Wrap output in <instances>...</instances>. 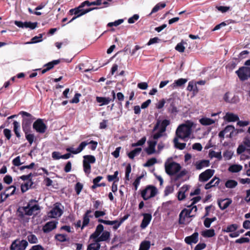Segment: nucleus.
Wrapping results in <instances>:
<instances>
[{
    "label": "nucleus",
    "mask_w": 250,
    "mask_h": 250,
    "mask_svg": "<svg viewBox=\"0 0 250 250\" xmlns=\"http://www.w3.org/2000/svg\"><path fill=\"white\" fill-rule=\"evenodd\" d=\"M104 227L102 224L96 227L95 231L90 235V238L95 240L96 242L106 241L110 238V233L108 231H104Z\"/></svg>",
    "instance_id": "nucleus-1"
},
{
    "label": "nucleus",
    "mask_w": 250,
    "mask_h": 250,
    "mask_svg": "<svg viewBox=\"0 0 250 250\" xmlns=\"http://www.w3.org/2000/svg\"><path fill=\"white\" fill-rule=\"evenodd\" d=\"M37 202L35 200H31L28 203L27 206L19 208L17 212H19V216L22 218L24 215L31 216L37 211L40 210L41 208L39 205H33V203Z\"/></svg>",
    "instance_id": "nucleus-2"
},
{
    "label": "nucleus",
    "mask_w": 250,
    "mask_h": 250,
    "mask_svg": "<svg viewBox=\"0 0 250 250\" xmlns=\"http://www.w3.org/2000/svg\"><path fill=\"white\" fill-rule=\"evenodd\" d=\"M193 123L190 121H187L185 124L180 125L176 129V136L182 140L189 137L192 132Z\"/></svg>",
    "instance_id": "nucleus-3"
},
{
    "label": "nucleus",
    "mask_w": 250,
    "mask_h": 250,
    "mask_svg": "<svg viewBox=\"0 0 250 250\" xmlns=\"http://www.w3.org/2000/svg\"><path fill=\"white\" fill-rule=\"evenodd\" d=\"M89 144L91 145L89 147V148L94 151L96 149L97 147L98 142L93 140L90 141L88 143L86 141H83L80 144L76 150H74L72 147H67L66 148V150L73 154H77L80 153L87 145Z\"/></svg>",
    "instance_id": "nucleus-4"
},
{
    "label": "nucleus",
    "mask_w": 250,
    "mask_h": 250,
    "mask_svg": "<svg viewBox=\"0 0 250 250\" xmlns=\"http://www.w3.org/2000/svg\"><path fill=\"white\" fill-rule=\"evenodd\" d=\"M165 167L166 173L170 176L177 173L181 168L179 164L173 161L169 162V159L165 162Z\"/></svg>",
    "instance_id": "nucleus-5"
},
{
    "label": "nucleus",
    "mask_w": 250,
    "mask_h": 250,
    "mask_svg": "<svg viewBox=\"0 0 250 250\" xmlns=\"http://www.w3.org/2000/svg\"><path fill=\"white\" fill-rule=\"evenodd\" d=\"M158 190L157 188L152 185H148L146 188L142 190L141 196L144 200H147L151 198H152L157 194Z\"/></svg>",
    "instance_id": "nucleus-6"
},
{
    "label": "nucleus",
    "mask_w": 250,
    "mask_h": 250,
    "mask_svg": "<svg viewBox=\"0 0 250 250\" xmlns=\"http://www.w3.org/2000/svg\"><path fill=\"white\" fill-rule=\"evenodd\" d=\"M84 6V5H83V2L78 7L74 8V14L75 15V16L72 18V19L68 22V23L72 22L77 18L88 13L89 12L94 9H98L97 7L89 8L86 9H83V8Z\"/></svg>",
    "instance_id": "nucleus-7"
},
{
    "label": "nucleus",
    "mask_w": 250,
    "mask_h": 250,
    "mask_svg": "<svg viewBox=\"0 0 250 250\" xmlns=\"http://www.w3.org/2000/svg\"><path fill=\"white\" fill-rule=\"evenodd\" d=\"M241 81H245L250 78V67L241 66L235 72Z\"/></svg>",
    "instance_id": "nucleus-8"
},
{
    "label": "nucleus",
    "mask_w": 250,
    "mask_h": 250,
    "mask_svg": "<svg viewBox=\"0 0 250 250\" xmlns=\"http://www.w3.org/2000/svg\"><path fill=\"white\" fill-rule=\"evenodd\" d=\"M194 209V211L196 212L197 210V208L196 206L192 207L191 208L183 209L179 214V224H185L186 222V218H190V213L192 210Z\"/></svg>",
    "instance_id": "nucleus-9"
},
{
    "label": "nucleus",
    "mask_w": 250,
    "mask_h": 250,
    "mask_svg": "<svg viewBox=\"0 0 250 250\" xmlns=\"http://www.w3.org/2000/svg\"><path fill=\"white\" fill-rule=\"evenodd\" d=\"M23 117L24 116L28 117L29 118H23L22 120V128L24 132H28L30 129V125L32 122L31 117L32 115L25 112V111H21L19 113Z\"/></svg>",
    "instance_id": "nucleus-10"
},
{
    "label": "nucleus",
    "mask_w": 250,
    "mask_h": 250,
    "mask_svg": "<svg viewBox=\"0 0 250 250\" xmlns=\"http://www.w3.org/2000/svg\"><path fill=\"white\" fill-rule=\"evenodd\" d=\"M60 203H56L54 208L48 212V215L50 218L60 217L63 213L62 209L60 208Z\"/></svg>",
    "instance_id": "nucleus-11"
},
{
    "label": "nucleus",
    "mask_w": 250,
    "mask_h": 250,
    "mask_svg": "<svg viewBox=\"0 0 250 250\" xmlns=\"http://www.w3.org/2000/svg\"><path fill=\"white\" fill-rule=\"evenodd\" d=\"M33 128L36 132L42 134L46 131L47 126L42 119H38L33 123Z\"/></svg>",
    "instance_id": "nucleus-12"
},
{
    "label": "nucleus",
    "mask_w": 250,
    "mask_h": 250,
    "mask_svg": "<svg viewBox=\"0 0 250 250\" xmlns=\"http://www.w3.org/2000/svg\"><path fill=\"white\" fill-rule=\"evenodd\" d=\"M111 95L112 96V98L109 97H96V102L98 103H100V106H103L104 105H107L110 102H113L116 98V93L114 90L111 91Z\"/></svg>",
    "instance_id": "nucleus-13"
},
{
    "label": "nucleus",
    "mask_w": 250,
    "mask_h": 250,
    "mask_svg": "<svg viewBox=\"0 0 250 250\" xmlns=\"http://www.w3.org/2000/svg\"><path fill=\"white\" fill-rule=\"evenodd\" d=\"M214 172V169H206L199 175V180L202 182H207L213 175Z\"/></svg>",
    "instance_id": "nucleus-14"
},
{
    "label": "nucleus",
    "mask_w": 250,
    "mask_h": 250,
    "mask_svg": "<svg viewBox=\"0 0 250 250\" xmlns=\"http://www.w3.org/2000/svg\"><path fill=\"white\" fill-rule=\"evenodd\" d=\"M230 95L231 93L229 92H227L225 94L223 99L226 103L232 104H237L239 102V98L238 96L233 95L232 97L230 98Z\"/></svg>",
    "instance_id": "nucleus-15"
},
{
    "label": "nucleus",
    "mask_w": 250,
    "mask_h": 250,
    "mask_svg": "<svg viewBox=\"0 0 250 250\" xmlns=\"http://www.w3.org/2000/svg\"><path fill=\"white\" fill-rule=\"evenodd\" d=\"M167 103L169 104L168 107V111L171 113H176L178 112L177 108V103H176V100L173 98H169L167 100Z\"/></svg>",
    "instance_id": "nucleus-16"
},
{
    "label": "nucleus",
    "mask_w": 250,
    "mask_h": 250,
    "mask_svg": "<svg viewBox=\"0 0 250 250\" xmlns=\"http://www.w3.org/2000/svg\"><path fill=\"white\" fill-rule=\"evenodd\" d=\"M37 24L38 23L37 22H31L30 21H25L24 22H22L21 21H17V26L21 28L25 27L34 29L37 26Z\"/></svg>",
    "instance_id": "nucleus-17"
},
{
    "label": "nucleus",
    "mask_w": 250,
    "mask_h": 250,
    "mask_svg": "<svg viewBox=\"0 0 250 250\" xmlns=\"http://www.w3.org/2000/svg\"><path fill=\"white\" fill-rule=\"evenodd\" d=\"M56 221H50L46 223L43 227L42 230L44 233H48L57 227Z\"/></svg>",
    "instance_id": "nucleus-18"
},
{
    "label": "nucleus",
    "mask_w": 250,
    "mask_h": 250,
    "mask_svg": "<svg viewBox=\"0 0 250 250\" xmlns=\"http://www.w3.org/2000/svg\"><path fill=\"white\" fill-rule=\"evenodd\" d=\"M156 141H148V146L145 149V151L148 155H151L156 152L155 146L157 144Z\"/></svg>",
    "instance_id": "nucleus-19"
},
{
    "label": "nucleus",
    "mask_w": 250,
    "mask_h": 250,
    "mask_svg": "<svg viewBox=\"0 0 250 250\" xmlns=\"http://www.w3.org/2000/svg\"><path fill=\"white\" fill-rule=\"evenodd\" d=\"M198 233L195 232L191 235L186 237L185 238V241L189 245H191L192 243L196 244L198 241Z\"/></svg>",
    "instance_id": "nucleus-20"
},
{
    "label": "nucleus",
    "mask_w": 250,
    "mask_h": 250,
    "mask_svg": "<svg viewBox=\"0 0 250 250\" xmlns=\"http://www.w3.org/2000/svg\"><path fill=\"white\" fill-rule=\"evenodd\" d=\"M143 219L140 225V227L142 229H145L150 223L152 216L150 213H143Z\"/></svg>",
    "instance_id": "nucleus-21"
},
{
    "label": "nucleus",
    "mask_w": 250,
    "mask_h": 250,
    "mask_svg": "<svg viewBox=\"0 0 250 250\" xmlns=\"http://www.w3.org/2000/svg\"><path fill=\"white\" fill-rule=\"evenodd\" d=\"M189 186L187 185H184L178 192L177 198L178 200L182 201L186 198L185 193L188 190Z\"/></svg>",
    "instance_id": "nucleus-22"
},
{
    "label": "nucleus",
    "mask_w": 250,
    "mask_h": 250,
    "mask_svg": "<svg viewBox=\"0 0 250 250\" xmlns=\"http://www.w3.org/2000/svg\"><path fill=\"white\" fill-rule=\"evenodd\" d=\"M92 212V210L90 209L87 210L83 216V224L81 227V229H83L85 227L87 226L90 221L89 218H92L93 215L90 214Z\"/></svg>",
    "instance_id": "nucleus-23"
},
{
    "label": "nucleus",
    "mask_w": 250,
    "mask_h": 250,
    "mask_svg": "<svg viewBox=\"0 0 250 250\" xmlns=\"http://www.w3.org/2000/svg\"><path fill=\"white\" fill-rule=\"evenodd\" d=\"M220 182V179L216 176L214 177L210 182L206 184L205 186L206 189H209L212 187L218 186Z\"/></svg>",
    "instance_id": "nucleus-24"
},
{
    "label": "nucleus",
    "mask_w": 250,
    "mask_h": 250,
    "mask_svg": "<svg viewBox=\"0 0 250 250\" xmlns=\"http://www.w3.org/2000/svg\"><path fill=\"white\" fill-rule=\"evenodd\" d=\"M21 163L20 162V156H17L16 158V165L17 167H18V169H19L20 170L22 171L25 169H32L35 166V164L34 163H32L29 165L27 166H21Z\"/></svg>",
    "instance_id": "nucleus-25"
},
{
    "label": "nucleus",
    "mask_w": 250,
    "mask_h": 250,
    "mask_svg": "<svg viewBox=\"0 0 250 250\" xmlns=\"http://www.w3.org/2000/svg\"><path fill=\"white\" fill-rule=\"evenodd\" d=\"M232 203V200L230 199H226L224 200H219L218 204L221 210L226 209Z\"/></svg>",
    "instance_id": "nucleus-26"
},
{
    "label": "nucleus",
    "mask_w": 250,
    "mask_h": 250,
    "mask_svg": "<svg viewBox=\"0 0 250 250\" xmlns=\"http://www.w3.org/2000/svg\"><path fill=\"white\" fill-rule=\"evenodd\" d=\"M196 169L200 170L205 167H208L209 166V161L208 160H202L197 161L195 163Z\"/></svg>",
    "instance_id": "nucleus-27"
},
{
    "label": "nucleus",
    "mask_w": 250,
    "mask_h": 250,
    "mask_svg": "<svg viewBox=\"0 0 250 250\" xmlns=\"http://www.w3.org/2000/svg\"><path fill=\"white\" fill-rule=\"evenodd\" d=\"M224 118V120H226L228 122L237 121L239 119L237 115L229 112L227 113Z\"/></svg>",
    "instance_id": "nucleus-28"
},
{
    "label": "nucleus",
    "mask_w": 250,
    "mask_h": 250,
    "mask_svg": "<svg viewBox=\"0 0 250 250\" xmlns=\"http://www.w3.org/2000/svg\"><path fill=\"white\" fill-rule=\"evenodd\" d=\"M32 180H28L21 185V190L22 193L26 192L32 185Z\"/></svg>",
    "instance_id": "nucleus-29"
},
{
    "label": "nucleus",
    "mask_w": 250,
    "mask_h": 250,
    "mask_svg": "<svg viewBox=\"0 0 250 250\" xmlns=\"http://www.w3.org/2000/svg\"><path fill=\"white\" fill-rule=\"evenodd\" d=\"M238 228V225L233 224L229 225L226 228L223 229V231L226 232H234Z\"/></svg>",
    "instance_id": "nucleus-30"
},
{
    "label": "nucleus",
    "mask_w": 250,
    "mask_h": 250,
    "mask_svg": "<svg viewBox=\"0 0 250 250\" xmlns=\"http://www.w3.org/2000/svg\"><path fill=\"white\" fill-rule=\"evenodd\" d=\"M187 90L189 91H193L195 93H197L198 92L196 83L193 81H190L188 83Z\"/></svg>",
    "instance_id": "nucleus-31"
},
{
    "label": "nucleus",
    "mask_w": 250,
    "mask_h": 250,
    "mask_svg": "<svg viewBox=\"0 0 250 250\" xmlns=\"http://www.w3.org/2000/svg\"><path fill=\"white\" fill-rule=\"evenodd\" d=\"M141 151L142 148L141 147L136 148L127 153V156L130 159H133L136 156L139 155Z\"/></svg>",
    "instance_id": "nucleus-32"
},
{
    "label": "nucleus",
    "mask_w": 250,
    "mask_h": 250,
    "mask_svg": "<svg viewBox=\"0 0 250 250\" xmlns=\"http://www.w3.org/2000/svg\"><path fill=\"white\" fill-rule=\"evenodd\" d=\"M242 168L243 167L241 165L234 164L230 166L228 170L231 172L235 173L240 171Z\"/></svg>",
    "instance_id": "nucleus-33"
},
{
    "label": "nucleus",
    "mask_w": 250,
    "mask_h": 250,
    "mask_svg": "<svg viewBox=\"0 0 250 250\" xmlns=\"http://www.w3.org/2000/svg\"><path fill=\"white\" fill-rule=\"evenodd\" d=\"M150 242L149 241H143L140 245L139 250H149L150 248Z\"/></svg>",
    "instance_id": "nucleus-34"
},
{
    "label": "nucleus",
    "mask_w": 250,
    "mask_h": 250,
    "mask_svg": "<svg viewBox=\"0 0 250 250\" xmlns=\"http://www.w3.org/2000/svg\"><path fill=\"white\" fill-rule=\"evenodd\" d=\"M238 185V183L234 180L229 179L227 180L225 183V187L229 188H233Z\"/></svg>",
    "instance_id": "nucleus-35"
},
{
    "label": "nucleus",
    "mask_w": 250,
    "mask_h": 250,
    "mask_svg": "<svg viewBox=\"0 0 250 250\" xmlns=\"http://www.w3.org/2000/svg\"><path fill=\"white\" fill-rule=\"evenodd\" d=\"M202 235L204 237H212L215 235V230L213 229H206L202 232Z\"/></svg>",
    "instance_id": "nucleus-36"
},
{
    "label": "nucleus",
    "mask_w": 250,
    "mask_h": 250,
    "mask_svg": "<svg viewBox=\"0 0 250 250\" xmlns=\"http://www.w3.org/2000/svg\"><path fill=\"white\" fill-rule=\"evenodd\" d=\"M199 122L204 125H209L215 123L213 120L208 118H203L200 120Z\"/></svg>",
    "instance_id": "nucleus-37"
},
{
    "label": "nucleus",
    "mask_w": 250,
    "mask_h": 250,
    "mask_svg": "<svg viewBox=\"0 0 250 250\" xmlns=\"http://www.w3.org/2000/svg\"><path fill=\"white\" fill-rule=\"evenodd\" d=\"M170 124V121L168 120H164L162 121V122L160 123V129L159 130L161 131V132H165L166 130L167 127Z\"/></svg>",
    "instance_id": "nucleus-38"
},
{
    "label": "nucleus",
    "mask_w": 250,
    "mask_h": 250,
    "mask_svg": "<svg viewBox=\"0 0 250 250\" xmlns=\"http://www.w3.org/2000/svg\"><path fill=\"white\" fill-rule=\"evenodd\" d=\"M178 138H178L177 136H176V137L174 138V139L173 140L174 146L176 148H177L180 150H183L186 147V144L184 143H179L178 142Z\"/></svg>",
    "instance_id": "nucleus-39"
},
{
    "label": "nucleus",
    "mask_w": 250,
    "mask_h": 250,
    "mask_svg": "<svg viewBox=\"0 0 250 250\" xmlns=\"http://www.w3.org/2000/svg\"><path fill=\"white\" fill-rule=\"evenodd\" d=\"M83 161H85L88 164H94L96 162V158L93 155H84L83 157Z\"/></svg>",
    "instance_id": "nucleus-40"
},
{
    "label": "nucleus",
    "mask_w": 250,
    "mask_h": 250,
    "mask_svg": "<svg viewBox=\"0 0 250 250\" xmlns=\"http://www.w3.org/2000/svg\"><path fill=\"white\" fill-rule=\"evenodd\" d=\"M28 246V242L26 240H22L19 244H17V250H25Z\"/></svg>",
    "instance_id": "nucleus-41"
},
{
    "label": "nucleus",
    "mask_w": 250,
    "mask_h": 250,
    "mask_svg": "<svg viewBox=\"0 0 250 250\" xmlns=\"http://www.w3.org/2000/svg\"><path fill=\"white\" fill-rule=\"evenodd\" d=\"M55 238L57 240L61 242L68 241L69 240V238H67V235L63 234H57Z\"/></svg>",
    "instance_id": "nucleus-42"
},
{
    "label": "nucleus",
    "mask_w": 250,
    "mask_h": 250,
    "mask_svg": "<svg viewBox=\"0 0 250 250\" xmlns=\"http://www.w3.org/2000/svg\"><path fill=\"white\" fill-rule=\"evenodd\" d=\"M184 44H186V42H184L183 41H182L178 43L176 45L175 47V50L180 53L184 52L185 50V47L184 45Z\"/></svg>",
    "instance_id": "nucleus-43"
},
{
    "label": "nucleus",
    "mask_w": 250,
    "mask_h": 250,
    "mask_svg": "<svg viewBox=\"0 0 250 250\" xmlns=\"http://www.w3.org/2000/svg\"><path fill=\"white\" fill-rule=\"evenodd\" d=\"M60 62V60H53L45 64L44 66H46L47 69L50 70V69H52L55 65L59 64Z\"/></svg>",
    "instance_id": "nucleus-44"
},
{
    "label": "nucleus",
    "mask_w": 250,
    "mask_h": 250,
    "mask_svg": "<svg viewBox=\"0 0 250 250\" xmlns=\"http://www.w3.org/2000/svg\"><path fill=\"white\" fill-rule=\"evenodd\" d=\"M129 214H127L126 215H125L124 217H122V218H120L119 220V223L118 224L116 225V226H113V229L114 230H117L119 227L121 225V224L125 221L126 220V219H128V218L129 217Z\"/></svg>",
    "instance_id": "nucleus-45"
},
{
    "label": "nucleus",
    "mask_w": 250,
    "mask_h": 250,
    "mask_svg": "<svg viewBox=\"0 0 250 250\" xmlns=\"http://www.w3.org/2000/svg\"><path fill=\"white\" fill-rule=\"evenodd\" d=\"M166 4L165 3L159 2L157 3L152 9L151 13H156L159 11L160 9L164 8L166 7Z\"/></svg>",
    "instance_id": "nucleus-46"
},
{
    "label": "nucleus",
    "mask_w": 250,
    "mask_h": 250,
    "mask_svg": "<svg viewBox=\"0 0 250 250\" xmlns=\"http://www.w3.org/2000/svg\"><path fill=\"white\" fill-rule=\"evenodd\" d=\"M209 155L210 156V157H215L217 158L219 160H221L222 158L221 151L215 152L214 150H210L209 152Z\"/></svg>",
    "instance_id": "nucleus-47"
},
{
    "label": "nucleus",
    "mask_w": 250,
    "mask_h": 250,
    "mask_svg": "<svg viewBox=\"0 0 250 250\" xmlns=\"http://www.w3.org/2000/svg\"><path fill=\"white\" fill-rule=\"evenodd\" d=\"M157 162V159L155 158H151L148 159L146 163L143 165L144 167H149Z\"/></svg>",
    "instance_id": "nucleus-48"
},
{
    "label": "nucleus",
    "mask_w": 250,
    "mask_h": 250,
    "mask_svg": "<svg viewBox=\"0 0 250 250\" xmlns=\"http://www.w3.org/2000/svg\"><path fill=\"white\" fill-rule=\"evenodd\" d=\"M100 248V244L99 242L90 244L88 245L87 250H99Z\"/></svg>",
    "instance_id": "nucleus-49"
},
{
    "label": "nucleus",
    "mask_w": 250,
    "mask_h": 250,
    "mask_svg": "<svg viewBox=\"0 0 250 250\" xmlns=\"http://www.w3.org/2000/svg\"><path fill=\"white\" fill-rule=\"evenodd\" d=\"M83 171L86 174H89L91 172V166L90 164L83 161Z\"/></svg>",
    "instance_id": "nucleus-50"
},
{
    "label": "nucleus",
    "mask_w": 250,
    "mask_h": 250,
    "mask_svg": "<svg viewBox=\"0 0 250 250\" xmlns=\"http://www.w3.org/2000/svg\"><path fill=\"white\" fill-rule=\"evenodd\" d=\"M25 135L26 140L28 141V143L32 145L33 142H34L35 136L33 134L28 133V132H25Z\"/></svg>",
    "instance_id": "nucleus-51"
},
{
    "label": "nucleus",
    "mask_w": 250,
    "mask_h": 250,
    "mask_svg": "<svg viewBox=\"0 0 250 250\" xmlns=\"http://www.w3.org/2000/svg\"><path fill=\"white\" fill-rule=\"evenodd\" d=\"M42 34H40L39 36H36L32 38L29 43H36L42 41Z\"/></svg>",
    "instance_id": "nucleus-52"
},
{
    "label": "nucleus",
    "mask_w": 250,
    "mask_h": 250,
    "mask_svg": "<svg viewBox=\"0 0 250 250\" xmlns=\"http://www.w3.org/2000/svg\"><path fill=\"white\" fill-rule=\"evenodd\" d=\"M233 152L231 150H227L223 153V156L227 160H230L233 155Z\"/></svg>",
    "instance_id": "nucleus-53"
},
{
    "label": "nucleus",
    "mask_w": 250,
    "mask_h": 250,
    "mask_svg": "<svg viewBox=\"0 0 250 250\" xmlns=\"http://www.w3.org/2000/svg\"><path fill=\"white\" fill-rule=\"evenodd\" d=\"M174 191V187L173 186H168L165 188L164 191L165 196H167L170 193H172Z\"/></svg>",
    "instance_id": "nucleus-54"
},
{
    "label": "nucleus",
    "mask_w": 250,
    "mask_h": 250,
    "mask_svg": "<svg viewBox=\"0 0 250 250\" xmlns=\"http://www.w3.org/2000/svg\"><path fill=\"white\" fill-rule=\"evenodd\" d=\"M131 171V167L130 164H128L126 168H125V178L126 180H129V174L130 173Z\"/></svg>",
    "instance_id": "nucleus-55"
},
{
    "label": "nucleus",
    "mask_w": 250,
    "mask_h": 250,
    "mask_svg": "<svg viewBox=\"0 0 250 250\" xmlns=\"http://www.w3.org/2000/svg\"><path fill=\"white\" fill-rule=\"evenodd\" d=\"M187 79L180 78L176 81H175L174 83L176 84L177 86H182L187 82Z\"/></svg>",
    "instance_id": "nucleus-56"
},
{
    "label": "nucleus",
    "mask_w": 250,
    "mask_h": 250,
    "mask_svg": "<svg viewBox=\"0 0 250 250\" xmlns=\"http://www.w3.org/2000/svg\"><path fill=\"white\" fill-rule=\"evenodd\" d=\"M146 141V137H144L142 138L140 140H139L137 143L132 144V146L133 147L137 146H142L145 143Z\"/></svg>",
    "instance_id": "nucleus-57"
},
{
    "label": "nucleus",
    "mask_w": 250,
    "mask_h": 250,
    "mask_svg": "<svg viewBox=\"0 0 250 250\" xmlns=\"http://www.w3.org/2000/svg\"><path fill=\"white\" fill-rule=\"evenodd\" d=\"M118 171H116L114 174L111 175H107V180L109 182H111L113 180H114L115 179H117V180H119V178H118Z\"/></svg>",
    "instance_id": "nucleus-58"
},
{
    "label": "nucleus",
    "mask_w": 250,
    "mask_h": 250,
    "mask_svg": "<svg viewBox=\"0 0 250 250\" xmlns=\"http://www.w3.org/2000/svg\"><path fill=\"white\" fill-rule=\"evenodd\" d=\"M81 96V94L80 93H77L75 94L74 97L73 99L70 101V103L72 104H77L79 102L80 100L79 98Z\"/></svg>",
    "instance_id": "nucleus-59"
},
{
    "label": "nucleus",
    "mask_w": 250,
    "mask_h": 250,
    "mask_svg": "<svg viewBox=\"0 0 250 250\" xmlns=\"http://www.w3.org/2000/svg\"><path fill=\"white\" fill-rule=\"evenodd\" d=\"M28 240L30 243L35 244L38 242V239L36 235L31 234L28 236Z\"/></svg>",
    "instance_id": "nucleus-60"
},
{
    "label": "nucleus",
    "mask_w": 250,
    "mask_h": 250,
    "mask_svg": "<svg viewBox=\"0 0 250 250\" xmlns=\"http://www.w3.org/2000/svg\"><path fill=\"white\" fill-rule=\"evenodd\" d=\"M216 8L222 13H225L230 9L229 6H216Z\"/></svg>",
    "instance_id": "nucleus-61"
},
{
    "label": "nucleus",
    "mask_w": 250,
    "mask_h": 250,
    "mask_svg": "<svg viewBox=\"0 0 250 250\" xmlns=\"http://www.w3.org/2000/svg\"><path fill=\"white\" fill-rule=\"evenodd\" d=\"M124 21V20L123 19H119L117 21H115L114 22H109L107 24V26L109 27H112L113 26H117L122 23H123Z\"/></svg>",
    "instance_id": "nucleus-62"
},
{
    "label": "nucleus",
    "mask_w": 250,
    "mask_h": 250,
    "mask_svg": "<svg viewBox=\"0 0 250 250\" xmlns=\"http://www.w3.org/2000/svg\"><path fill=\"white\" fill-rule=\"evenodd\" d=\"M83 185L81 183L78 182L76 184L75 189L77 194H80L83 189Z\"/></svg>",
    "instance_id": "nucleus-63"
},
{
    "label": "nucleus",
    "mask_w": 250,
    "mask_h": 250,
    "mask_svg": "<svg viewBox=\"0 0 250 250\" xmlns=\"http://www.w3.org/2000/svg\"><path fill=\"white\" fill-rule=\"evenodd\" d=\"M207 245L205 243H200L194 248V250H202L206 247Z\"/></svg>",
    "instance_id": "nucleus-64"
}]
</instances>
